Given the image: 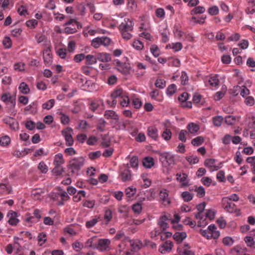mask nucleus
<instances>
[{
  "instance_id": "39",
  "label": "nucleus",
  "mask_w": 255,
  "mask_h": 255,
  "mask_svg": "<svg viewBox=\"0 0 255 255\" xmlns=\"http://www.w3.org/2000/svg\"><path fill=\"white\" fill-rule=\"evenodd\" d=\"M194 191L197 193V196L199 198L203 197L205 195V188L203 186H196Z\"/></svg>"
},
{
  "instance_id": "37",
  "label": "nucleus",
  "mask_w": 255,
  "mask_h": 255,
  "mask_svg": "<svg viewBox=\"0 0 255 255\" xmlns=\"http://www.w3.org/2000/svg\"><path fill=\"white\" fill-rule=\"evenodd\" d=\"M113 217L112 211L110 210H107L104 214L105 222L103 224L108 225L111 221Z\"/></svg>"
},
{
  "instance_id": "59",
  "label": "nucleus",
  "mask_w": 255,
  "mask_h": 255,
  "mask_svg": "<svg viewBox=\"0 0 255 255\" xmlns=\"http://www.w3.org/2000/svg\"><path fill=\"white\" fill-rule=\"evenodd\" d=\"M155 85L158 88L163 89L166 86L165 81L163 79H157L155 81Z\"/></svg>"
},
{
  "instance_id": "35",
  "label": "nucleus",
  "mask_w": 255,
  "mask_h": 255,
  "mask_svg": "<svg viewBox=\"0 0 255 255\" xmlns=\"http://www.w3.org/2000/svg\"><path fill=\"white\" fill-rule=\"evenodd\" d=\"M213 123L214 126L219 127L221 126L224 118L221 116H218L212 118Z\"/></svg>"
},
{
  "instance_id": "14",
  "label": "nucleus",
  "mask_w": 255,
  "mask_h": 255,
  "mask_svg": "<svg viewBox=\"0 0 255 255\" xmlns=\"http://www.w3.org/2000/svg\"><path fill=\"white\" fill-rule=\"evenodd\" d=\"M8 218V223L11 226H16L19 222V220L17 218V213L12 210L9 211L7 214Z\"/></svg>"
},
{
  "instance_id": "28",
  "label": "nucleus",
  "mask_w": 255,
  "mask_h": 255,
  "mask_svg": "<svg viewBox=\"0 0 255 255\" xmlns=\"http://www.w3.org/2000/svg\"><path fill=\"white\" fill-rule=\"evenodd\" d=\"M100 219V217L99 216H96L94 218L87 221L85 224L86 227L88 229L93 227L98 223Z\"/></svg>"
},
{
  "instance_id": "19",
  "label": "nucleus",
  "mask_w": 255,
  "mask_h": 255,
  "mask_svg": "<svg viewBox=\"0 0 255 255\" xmlns=\"http://www.w3.org/2000/svg\"><path fill=\"white\" fill-rule=\"evenodd\" d=\"M120 177L123 182L129 181L131 179V173L129 169L126 168L121 172Z\"/></svg>"
},
{
  "instance_id": "60",
  "label": "nucleus",
  "mask_w": 255,
  "mask_h": 255,
  "mask_svg": "<svg viewBox=\"0 0 255 255\" xmlns=\"http://www.w3.org/2000/svg\"><path fill=\"white\" fill-rule=\"evenodd\" d=\"M178 253H180L182 255H195L194 253L189 250L188 249H184L183 251H181V249L178 248L177 250Z\"/></svg>"
},
{
  "instance_id": "57",
  "label": "nucleus",
  "mask_w": 255,
  "mask_h": 255,
  "mask_svg": "<svg viewBox=\"0 0 255 255\" xmlns=\"http://www.w3.org/2000/svg\"><path fill=\"white\" fill-rule=\"evenodd\" d=\"M132 209L134 213L139 214L142 210V206L140 203H136L132 206Z\"/></svg>"
},
{
  "instance_id": "17",
  "label": "nucleus",
  "mask_w": 255,
  "mask_h": 255,
  "mask_svg": "<svg viewBox=\"0 0 255 255\" xmlns=\"http://www.w3.org/2000/svg\"><path fill=\"white\" fill-rule=\"evenodd\" d=\"M173 247V244L170 241H166L159 248V252L162 254L169 253Z\"/></svg>"
},
{
  "instance_id": "31",
  "label": "nucleus",
  "mask_w": 255,
  "mask_h": 255,
  "mask_svg": "<svg viewBox=\"0 0 255 255\" xmlns=\"http://www.w3.org/2000/svg\"><path fill=\"white\" fill-rule=\"evenodd\" d=\"M137 67L138 70L136 73L137 77L142 76L145 73L144 70L146 69V65H144L142 63H137Z\"/></svg>"
},
{
  "instance_id": "50",
  "label": "nucleus",
  "mask_w": 255,
  "mask_h": 255,
  "mask_svg": "<svg viewBox=\"0 0 255 255\" xmlns=\"http://www.w3.org/2000/svg\"><path fill=\"white\" fill-rule=\"evenodd\" d=\"M10 137L7 135H5L0 138V144L2 146H7L10 143Z\"/></svg>"
},
{
  "instance_id": "42",
  "label": "nucleus",
  "mask_w": 255,
  "mask_h": 255,
  "mask_svg": "<svg viewBox=\"0 0 255 255\" xmlns=\"http://www.w3.org/2000/svg\"><path fill=\"white\" fill-rule=\"evenodd\" d=\"M54 104L55 100L54 99H50L43 103L42 107L43 109L50 110L53 107Z\"/></svg>"
},
{
  "instance_id": "51",
  "label": "nucleus",
  "mask_w": 255,
  "mask_h": 255,
  "mask_svg": "<svg viewBox=\"0 0 255 255\" xmlns=\"http://www.w3.org/2000/svg\"><path fill=\"white\" fill-rule=\"evenodd\" d=\"M176 87L175 84L170 85L166 89V94L168 96H171L175 93Z\"/></svg>"
},
{
  "instance_id": "54",
  "label": "nucleus",
  "mask_w": 255,
  "mask_h": 255,
  "mask_svg": "<svg viewBox=\"0 0 255 255\" xmlns=\"http://www.w3.org/2000/svg\"><path fill=\"white\" fill-rule=\"evenodd\" d=\"M64 172V168L61 166H55L52 170L53 173L56 176H59Z\"/></svg>"
},
{
  "instance_id": "47",
  "label": "nucleus",
  "mask_w": 255,
  "mask_h": 255,
  "mask_svg": "<svg viewBox=\"0 0 255 255\" xmlns=\"http://www.w3.org/2000/svg\"><path fill=\"white\" fill-rule=\"evenodd\" d=\"M120 103L121 106L123 107H127L129 105V99L126 94L124 95L123 97L121 98V101Z\"/></svg>"
},
{
  "instance_id": "45",
  "label": "nucleus",
  "mask_w": 255,
  "mask_h": 255,
  "mask_svg": "<svg viewBox=\"0 0 255 255\" xmlns=\"http://www.w3.org/2000/svg\"><path fill=\"white\" fill-rule=\"evenodd\" d=\"M208 82L211 86L215 87L218 86L220 82L217 76H216L211 77L209 79Z\"/></svg>"
},
{
  "instance_id": "48",
  "label": "nucleus",
  "mask_w": 255,
  "mask_h": 255,
  "mask_svg": "<svg viewBox=\"0 0 255 255\" xmlns=\"http://www.w3.org/2000/svg\"><path fill=\"white\" fill-rule=\"evenodd\" d=\"M22 240L17 237H14V245L13 249L16 250L17 252L20 251L22 249L21 246H20L19 241Z\"/></svg>"
},
{
  "instance_id": "29",
  "label": "nucleus",
  "mask_w": 255,
  "mask_h": 255,
  "mask_svg": "<svg viewBox=\"0 0 255 255\" xmlns=\"http://www.w3.org/2000/svg\"><path fill=\"white\" fill-rule=\"evenodd\" d=\"M187 128L189 132L192 134L196 133L199 130V126L193 123H189L187 126Z\"/></svg>"
},
{
  "instance_id": "6",
  "label": "nucleus",
  "mask_w": 255,
  "mask_h": 255,
  "mask_svg": "<svg viewBox=\"0 0 255 255\" xmlns=\"http://www.w3.org/2000/svg\"><path fill=\"white\" fill-rule=\"evenodd\" d=\"M222 203L223 208L228 212L233 213L236 212L238 210L236 205L232 202L228 201L227 198H223Z\"/></svg>"
},
{
  "instance_id": "22",
  "label": "nucleus",
  "mask_w": 255,
  "mask_h": 255,
  "mask_svg": "<svg viewBox=\"0 0 255 255\" xmlns=\"http://www.w3.org/2000/svg\"><path fill=\"white\" fill-rule=\"evenodd\" d=\"M11 187L8 184H0V193L1 194H8L11 193Z\"/></svg>"
},
{
  "instance_id": "41",
  "label": "nucleus",
  "mask_w": 255,
  "mask_h": 255,
  "mask_svg": "<svg viewBox=\"0 0 255 255\" xmlns=\"http://www.w3.org/2000/svg\"><path fill=\"white\" fill-rule=\"evenodd\" d=\"M106 123H107L104 119H100L97 124V129L101 132L104 131L105 130Z\"/></svg>"
},
{
  "instance_id": "53",
  "label": "nucleus",
  "mask_w": 255,
  "mask_h": 255,
  "mask_svg": "<svg viewBox=\"0 0 255 255\" xmlns=\"http://www.w3.org/2000/svg\"><path fill=\"white\" fill-rule=\"evenodd\" d=\"M226 90L227 88L225 87L224 90L223 89L222 90L217 92L214 96L215 100L219 101L220 100H221L224 96Z\"/></svg>"
},
{
  "instance_id": "10",
  "label": "nucleus",
  "mask_w": 255,
  "mask_h": 255,
  "mask_svg": "<svg viewBox=\"0 0 255 255\" xmlns=\"http://www.w3.org/2000/svg\"><path fill=\"white\" fill-rule=\"evenodd\" d=\"M4 123L8 125L10 129L16 131L19 129V124L14 118L7 117L3 120Z\"/></svg>"
},
{
  "instance_id": "4",
  "label": "nucleus",
  "mask_w": 255,
  "mask_h": 255,
  "mask_svg": "<svg viewBox=\"0 0 255 255\" xmlns=\"http://www.w3.org/2000/svg\"><path fill=\"white\" fill-rule=\"evenodd\" d=\"M112 42L111 38L107 36L97 37L91 41V46L95 48H98L101 46H109Z\"/></svg>"
},
{
  "instance_id": "56",
  "label": "nucleus",
  "mask_w": 255,
  "mask_h": 255,
  "mask_svg": "<svg viewBox=\"0 0 255 255\" xmlns=\"http://www.w3.org/2000/svg\"><path fill=\"white\" fill-rule=\"evenodd\" d=\"M219 11L217 6L214 5L209 7L208 9V13L211 15H216L218 14Z\"/></svg>"
},
{
  "instance_id": "43",
  "label": "nucleus",
  "mask_w": 255,
  "mask_h": 255,
  "mask_svg": "<svg viewBox=\"0 0 255 255\" xmlns=\"http://www.w3.org/2000/svg\"><path fill=\"white\" fill-rule=\"evenodd\" d=\"M188 133V131L185 129H182L179 133L178 139L180 141L185 142L186 141V135Z\"/></svg>"
},
{
  "instance_id": "15",
  "label": "nucleus",
  "mask_w": 255,
  "mask_h": 255,
  "mask_svg": "<svg viewBox=\"0 0 255 255\" xmlns=\"http://www.w3.org/2000/svg\"><path fill=\"white\" fill-rule=\"evenodd\" d=\"M43 57L44 63L46 65H50L52 62V55L49 47L44 50Z\"/></svg>"
},
{
  "instance_id": "33",
  "label": "nucleus",
  "mask_w": 255,
  "mask_h": 255,
  "mask_svg": "<svg viewBox=\"0 0 255 255\" xmlns=\"http://www.w3.org/2000/svg\"><path fill=\"white\" fill-rule=\"evenodd\" d=\"M18 89L20 92L23 94H27L30 92L28 85L25 82L21 83L19 86Z\"/></svg>"
},
{
  "instance_id": "8",
  "label": "nucleus",
  "mask_w": 255,
  "mask_h": 255,
  "mask_svg": "<svg viewBox=\"0 0 255 255\" xmlns=\"http://www.w3.org/2000/svg\"><path fill=\"white\" fill-rule=\"evenodd\" d=\"M104 117L107 120H111V125H116L119 123V115L113 110H106L104 113Z\"/></svg>"
},
{
  "instance_id": "13",
  "label": "nucleus",
  "mask_w": 255,
  "mask_h": 255,
  "mask_svg": "<svg viewBox=\"0 0 255 255\" xmlns=\"http://www.w3.org/2000/svg\"><path fill=\"white\" fill-rule=\"evenodd\" d=\"M160 160L163 163H165L168 165L173 164L174 161L173 156L167 152L160 153Z\"/></svg>"
},
{
  "instance_id": "24",
  "label": "nucleus",
  "mask_w": 255,
  "mask_h": 255,
  "mask_svg": "<svg viewBox=\"0 0 255 255\" xmlns=\"http://www.w3.org/2000/svg\"><path fill=\"white\" fill-rule=\"evenodd\" d=\"M187 237L186 232H176L173 235V239L178 243H180L182 241L185 239Z\"/></svg>"
},
{
  "instance_id": "23",
  "label": "nucleus",
  "mask_w": 255,
  "mask_h": 255,
  "mask_svg": "<svg viewBox=\"0 0 255 255\" xmlns=\"http://www.w3.org/2000/svg\"><path fill=\"white\" fill-rule=\"evenodd\" d=\"M143 165L147 168H151L154 164V159L150 156L144 157L142 160Z\"/></svg>"
},
{
  "instance_id": "49",
  "label": "nucleus",
  "mask_w": 255,
  "mask_h": 255,
  "mask_svg": "<svg viewBox=\"0 0 255 255\" xmlns=\"http://www.w3.org/2000/svg\"><path fill=\"white\" fill-rule=\"evenodd\" d=\"M132 46L135 49L138 51L142 50L144 47L143 43L138 40H134L132 44Z\"/></svg>"
},
{
  "instance_id": "1",
  "label": "nucleus",
  "mask_w": 255,
  "mask_h": 255,
  "mask_svg": "<svg viewBox=\"0 0 255 255\" xmlns=\"http://www.w3.org/2000/svg\"><path fill=\"white\" fill-rule=\"evenodd\" d=\"M85 164V159L82 156L75 157L70 160L67 168L72 176L79 175V171Z\"/></svg>"
},
{
  "instance_id": "40",
  "label": "nucleus",
  "mask_w": 255,
  "mask_h": 255,
  "mask_svg": "<svg viewBox=\"0 0 255 255\" xmlns=\"http://www.w3.org/2000/svg\"><path fill=\"white\" fill-rule=\"evenodd\" d=\"M136 192V189L135 188L129 187L127 188L125 190V194L126 196L128 198L133 197Z\"/></svg>"
},
{
  "instance_id": "9",
  "label": "nucleus",
  "mask_w": 255,
  "mask_h": 255,
  "mask_svg": "<svg viewBox=\"0 0 255 255\" xmlns=\"http://www.w3.org/2000/svg\"><path fill=\"white\" fill-rule=\"evenodd\" d=\"M133 28V23L129 19H125L124 21L122 22L119 26L120 31H132Z\"/></svg>"
},
{
  "instance_id": "63",
  "label": "nucleus",
  "mask_w": 255,
  "mask_h": 255,
  "mask_svg": "<svg viewBox=\"0 0 255 255\" xmlns=\"http://www.w3.org/2000/svg\"><path fill=\"white\" fill-rule=\"evenodd\" d=\"M38 21L36 19L28 20L26 22V25L30 28H34L37 25Z\"/></svg>"
},
{
  "instance_id": "21",
  "label": "nucleus",
  "mask_w": 255,
  "mask_h": 255,
  "mask_svg": "<svg viewBox=\"0 0 255 255\" xmlns=\"http://www.w3.org/2000/svg\"><path fill=\"white\" fill-rule=\"evenodd\" d=\"M167 220H168V218L166 215H163L159 218L158 225L163 231L165 230L168 227V224L166 222Z\"/></svg>"
},
{
  "instance_id": "32",
  "label": "nucleus",
  "mask_w": 255,
  "mask_h": 255,
  "mask_svg": "<svg viewBox=\"0 0 255 255\" xmlns=\"http://www.w3.org/2000/svg\"><path fill=\"white\" fill-rule=\"evenodd\" d=\"M244 241L248 247L255 249V240L254 237L251 236L246 237Z\"/></svg>"
},
{
  "instance_id": "52",
  "label": "nucleus",
  "mask_w": 255,
  "mask_h": 255,
  "mask_svg": "<svg viewBox=\"0 0 255 255\" xmlns=\"http://www.w3.org/2000/svg\"><path fill=\"white\" fill-rule=\"evenodd\" d=\"M130 165L131 167L137 168L138 165V159L136 156H132L130 159Z\"/></svg>"
},
{
  "instance_id": "7",
  "label": "nucleus",
  "mask_w": 255,
  "mask_h": 255,
  "mask_svg": "<svg viewBox=\"0 0 255 255\" xmlns=\"http://www.w3.org/2000/svg\"><path fill=\"white\" fill-rule=\"evenodd\" d=\"M204 165L209 168L212 172L217 171L222 167V163L220 162L218 165L216 164V160L213 158L206 159L204 161Z\"/></svg>"
},
{
  "instance_id": "26",
  "label": "nucleus",
  "mask_w": 255,
  "mask_h": 255,
  "mask_svg": "<svg viewBox=\"0 0 255 255\" xmlns=\"http://www.w3.org/2000/svg\"><path fill=\"white\" fill-rule=\"evenodd\" d=\"M130 70V67L129 64L126 63H123L118 70V71L126 75L129 74Z\"/></svg>"
},
{
  "instance_id": "64",
  "label": "nucleus",
  "mask_w": 255,
  "mask_h": 255,
  "mask_svg": "<svg viewBox=\"0 0 255 255\" xmlns=\"http://www.w3.org/2000/svg\"><path fill=\"white\" fill-rule=\"evenodd\" d=\"M101 155V152L100 151H96L95 152H90L88 154L89 158L92 160H94Z\"/></svg>"
},
{
  "instance_id": "27",
  "label": "nucleus",
  "mask_w": 255,
  "mask_h": 255,
  "mask_svg": "<svg viewBox=\"0 0 255 255\" xmlns=\"http://www.w3.org/2000/svg\"><path fill=\"white\" fill-rule=\"evenodd\" d=\"M126 93L124 92L123 89L121 88L117 89L114 91L111 95L112 99H117L118 98H122Z\"/></svg>"
},
{
  "instance_id": "3",
  "label": "nucleus",
  "mask_w": 255,
  "mask_h": 255,
  "mask_svg": "<svg viewBox=\"0 0 255 255\" xmlns=\"http://www.w3.org/2000/svg\"><path fill=\"white\" fill-rule=\"evenodd\" d=\"M41 214V211L38 209H35L32 215L30 213L26 214L23 219L26 225L31 227L33 224L38 222L42 217Z\"/></svg>"
},
{
  "instance_id": "46",
  "label": "nucleus",
  "mask_w": 255,
  "mask_h": 255,
  "mask_svg": "<svg viewBox=\"0 0 255 255\" xmlns=\"http://www.w3.org/2000/svg\"><path fill=\"white\" fill-rule=\"evenodd\" d=\"M150 50L151 53L155 57H157L160 55V50L156 45H152L150 47Z\"/></svg>"
},
{
  "instance_id": "12",
  "label": "nucleus",
  "mask_w": 255,
  "mask_h": 255,
  "mask_svg": "<svg viewBox=\"0 0 255 255\" xmlns=\"http://www.w3.org/2000/svg\"><path fill=\"white\" fill-rule=\"evenodd\" d=\"M176 180L181 183V186L186 187L189 185L188 175L186 173H177Z\"/></svg>"
},
{
  "instance_id": "34",
  "label": "nucleus",
  "mask_w": 255,
  "mask_h": 255,
  "mask_svg": "<svg viewBox=\"0 0 255 255\" xmlns=\"http://www.w3.org/2000/svg\"><path fill=\"white\" fill-rule=\"evenodd\" d=\"M85 58L86 59V64L87 65H93L97 62L96 56L95 57L94 55L89 54L86 56Z\"/></svg>"
},
{
  "instance_id": "58",
  "label": "nucleus",
  "mask_w": 255,
  "mask_h": 255,
  "mask_svg": "<svg viewBox=\"0 0 255 255\" xmlns=\"http://www.w3.org/2000/svg\"><path fill=\"white\" fill-rule=\"evenodd\" d=\"M38 169L42 173H46L48 171V167L43 161H41L38 166Z\"/></svg>"
},
{
  "instance_id": "11",
  "label": "nucleus",
  "mask_w": 255,
  "mask_h": 255,
  "mask_svg": "<svg viewBox=\"0 0 255 255\" xmlns=\"http://www.w3.org/2000/svg\"><path fill=\"white\" fill-rule=\"evenodd\" d=\"M110 244L111 241L109 239H99L96 248L100 252H105L109 250Z\"/></svg>"
},
{
  "instance_id": "25",
  "label": "nucleus",
  "mask_w": 255,
  "mask_h": 255,
  "mask_svg": "<svg viewBox=\"0 0 255 255\" xmlns=\"http://www.w3.org/2000/svg\"><path fill=\"white\" fill-rule=\"evenodd\" d=\"M64 163L63 155L62 153H59L55 155L53 164L55 166H61Z\"/></svg>"
},
{
  "instance_id": "36",
  "label": "nucleus",
  "mask_w": 255,
  "mask_h": 255,
  "mask_svg": "<svg viewBox=\"0 0 255 255\" xmlns=\"http://www.w3.org/2000/svg\"><path fill=\"white\" fill-rule=\"evenodd\" d=\"M204 141V138L201 136H197L191 140V143L193 145L198 146L201 145Z\"/></svg>"
},
{
  "instance_id": "16",
  "label": "nucleus",
  "mask_w": 255,
  "mask_h": 255,
  "mask_svg": "<svg viewBox=\"0 0 255 255\" xmlns=\"http://www.w3.org/2000/svg\"><path fill=\"white\" fill-rule=\"evenodd\" d=\"M159 198L164 205L166 206L170 204L167 189H163L160 191Z\"/></svg>"
},
{
  "instance_id": "30",
  "label": "nucleus",
  "mask_w": 255,
  "mask_h": 255,
  "mask_svg": "<svg viewBox=\"0 0 255 255\" xmlns=\"http://www.w3.org/2000/svg\"><path fill=\"white\" fill-rule=\"evenodd\" d=\"M246 12L248 14H253L255 12V1L254 0L248 2Z\"/></svg>"
},
{
  "instance_id": "2",
  "label": "nucleus",
  "mask_w": 255,
  "mask_h": 255,
  "mask_svg": "<svg viewBox=\"0 0 255 255\" xmlns=\"http://www.w3.org/2000/svg\"><path fill=\"white\" fill-rule=\"evenodd\" d=\"M134 242L129 238H125L118 246L116 250L117 255H130L131 253L128 249L130 246H133Z\"/></svg>"
},
{
  "instance_id": "18",
  "label": "nucleus",
  "mask_w": 255,
  "mask_h": 255,
  "mask_svg": "<svg viewBox=\"0 0 255 255\" xmlns=\"http://www.w3.org/2000/svg\"><path fill=\"white\" fill-rule=\"evenodd\" d=\"M97 60L102 62H108L111 60V54L106 52L98 53L96 54Z\"/></svg>"
},
{
  "instance_id": "62",
  "label": "nucleus",
  "mask_w": 255,
  "mask_h": 255,
  "mask_svg": "<svg viewBox=\"0 0 255 255\" xmlns=\"http://www.w3.org/2000/svg\"><path fill=\"white\" fill-rule=\"evenodd\" d=\"M236 120V118L232 116H228L225 118V122L228 125H232L234 124L235 123Z\"/></svg>"
},
{
  "instance_id": "38",
  "label": "nucleus",
  "mask_w": 255,
  "mask_h": 255,
  "mask_svg": "<svg viewBox=\"0 0 255 255\" xmlns=\"http://www.w3.org/2000/svg\"><path fill=\"white\" fill-rule=\"evenodd\" d=\"M181 197L185 202H189L192 200L193 195L188 191H184L182 193Z\"/></svg>"
},
{
  "instance_id": "55",
  "label": "nucleus",
  "mask_w": 255,
  "mask_h": 255,
  "mask_svg": "<svg viewBox=\"0 0 255 255\" xmlns=\"http://www.w3.org/2000/svg\"><path fill=\"white\" fill-rule=\"evenodd\" d=\"M100 106V103L98 101H92L89 105V109L95 112Z\"/></svg>"
},
{
  "instance_id": "5",
  "label": "nucleus",
  "mask_w": 255,
  "mask_h": 255,
  "mask_svg": "<svg viewBox=\"0 0 255 255\" xmlns=\"http://www.w3.org/2000/svg\"><path fill=\"white\" fill-rule=\"evenodd\" d=\"M73 132V130L71 128H67L61 131L62 135L65 140L66 145L68 146H71L74 143V139L72 137Z\"/></svg>"
},
{
  "instance_id": "44",
  "label": "nucleus",
  "mask_w": 255,
  "mask_h": 255,
  "mask_svg": "<svg viewBox=\"0 0 255 255\" xmlns=\"http://www.w3.org/2000/svg\"><path fill=\"white\" fill-rule=\"evenodd\" d=\"M162 138L166 141L169 140L172 136V132L169 129L166 128L162 133Z\"/></svg>"
},
{
  "instance_id": "20",
  "label": "nucleus",
  "mask_w": 255,
  "mask_h": 255,
  "mask_svg": "<svg viewBox=\"0 0 255 255\" xmlns=\"http://www.w3.org/2000/svg\"><path fill=\"white\" fill-rule=\"evenodd\" d=\"M147 135L154 140H157L158 138V130L154 127H150L148 128Z\"/></svg>"
},
{
  "instance_id": "61",
  "label": "nucleus",
  "mask_w": 255,
  "mask_h": 255,
  "mask_svg": "<svg viewBox=\"0 0 255 255\" xmlns=\"http://www.w3.org/2000/svg\"><path fill=\"white\" fill-rule=\"evenodd\" d=\"M216 211L214 209L207 210L205 216L210 220H212L215 218Z\"/></svg>"
}]
</instances>
